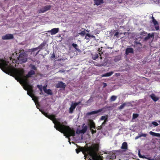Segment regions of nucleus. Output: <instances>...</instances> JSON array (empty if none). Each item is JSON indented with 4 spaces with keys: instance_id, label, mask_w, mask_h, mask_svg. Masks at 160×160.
Segmentation results:
<instances>
[{
    "instance_id": "1",
    "label": "nucleus",
    "mask_w": 160,
    "mask_h": 160,
    "mask_svg": "<svg viewBox=\"0 0 160 160\" xmlns=\"http://www.w3.org/2000/svg\"><path fill=\"white\" fill-rule=\"evenodd\" d=\"M0 68L6 73L15 77L18 81H20L24 86L29 84L28 78L24 75L25 71L23 69H16L12 67L9 62L6 61Z\"/></svg>"
},
{
    "instance_id": "2",
    "label": "nucleus",
    "mask_w": 160,
    "mask_h": 160,
    "mask_svg": "<svg viewBox=\"0 0 160 160\" xmlns=\"http://www.w3.org/2000/svg\"><path fill=\"white\" fill-rule=\"evenodd\" d=\"M48 118L52 121L55 124L54 127L57 130L62 133H63L67 138H69L71 136H75V131L73 128H70L69 126L63 125L58 121L55 118V115H50L48 116Z\"/></svg>"
},
{
    "instance_id": "3",
    "label": "nucleus",
    "mask_w": 160,
    "mask_h": 160,
    "mask_svg": "<svg viewBox=\"0 0 160 160\" xmlns=\"http://www.w3.org/2000/svg\"><path fill=\"white\" fill-rule=\"evenodd\" d=\"M96 145L97 144H94L89 147H80L78 149H76V151L78 154L80 151H81L82 152L83 154L84 155V156L88 154L90 156Z\"/></svg>"
},
{
    "instance_id": "4",
    "label": "nucleus",
    "mask_w": 160,
    "mask_h": 160,
    "mask_svg": "<svg viewBox=\"0 0 160 160\" xmlns=\"http://www.w3.org/2000/svg\"><path fill=\"white\" fill-rule=\"evenodd\" d=\"M99 150L98 146L97 144L95 147L92 153H91V157L93 160H103L102 156L98 155V152Z\"/></svg>"
},
{
    "instance_id": "5",
    "label": "nucleus",
    "mask_w": 160,
    "mask_h": 160,
    "mask_svg": "<svg viewBox=\"0 0 160 160\" xmlns=\"http://www.w3.org/2000/svg\"><path fill=\"white\" fill-rule=\"evenodd\" d=\"M28 55L25 52L21 53L18 58V63H22L27 61Z\"/></svg>"
},
{
    "instance_id": "6",
    "label": "nucleus",
    "mask_w": 160,
    "mask_h": 160,
    "mask_svg": "<svg viewBox=\"0 0 160 160\" xmlns=\"http://www.w3.org/2000/svg\"><path fill=\"white\" fill-rule=\"evenodd\" d=\"M24 89L27 91V94L29 96H30L31 94H33V87L32 85L28 84L25 86L23 87Z\"/></svg>"
},
{
    "instance_id": "7",
    "label": "nucleus",
    "mask_w": 160,
    "mask_h": 160,
    "mask_svg": "<svg viewBox=\"0 0 160 160\" xmlns=\"http://www.w3.org/2000/svg\"><path fill=\"white\" fill-rule=\"evenodd\" d=\"M110 108V107L105 106L104 108L99 109L97 110L92 111L90 112H88V113L87 114L88 115H91L95 114H97L101 112H102V113H104L106 112V110H104L105 109H108Z\"/></svg>"
},
{
    "instance_id": "8",
    "label": "nucleus",
    "mask_w": 160,
    "mask_h": 160,
    "mask_svg": "<svg viewBox=\"0 0 160 160\" xmlns=\"http://www.w3.org/2000/svg\"><path fill=\"white\" fill-rule=\"evenodd\" d=\"M51 6L50 5H47L44 6L43 8L38 10L39 13H43L45 12L50 10Z\"/></svg>"
},
{
    "instance_id": "9",
    "label": "nucleus",
    "mask_w": 160,
    "mask_h": 160,
    "mask_svg": "<svg viewBox=\"0 0 160 160\" xmlns=\"http://www.w3.org/2000/svg\"><path fill=\"white\" fill-rule=\"evenodd\" d=\"M152 19V22L153 23L154 26L156 30H158L159 29V26L158 21L155 19L154 17L152 16L151 18Z\"/></svg>"
},
{
    "instance_id": "10",
    "label": "nucleus",
    "mask_w": 160,
    "mask_h": 160,
    "mask_svg": "<svg viewBox=\"0 0 160 160\" xmlns=\"http://www.w3.org/2000/svg\"><path fill=\"white\" fill-rule=\"evenodd\" d=\"M66 86V85L65 83L62 81L59 82L56 85V87L57 88H60L63 89H64Z\"/></svg>"
},
{
    "instance_id": "11",
    "label": "nucleus",
    "mask_w": 160,
    "mask_h": 160,
    "mask_svg": "<svg viewBox=\"0 0 160 160\" xmlns=\"http://www.w3.org/2000/svg\"><path fill=\"white\" fill-rule=\"evenodd\" d=\"M13 38L14 37L12 34H8L2 36V39L3 40H8L13 39Z\"/></svg>"
},
{
    "instance_id": "12",
    "label": "nucleus",
    "mask_w": 160,
    "mask_h": 160,
    "mask_svg": "<svg viewBox=\"0 0 160 160\" xmlns=\"http://www.w3.org/2000/svg\"><path fill=\"white\" fill-rule=\"evenodd\" d=\"M59 31V28H54L52 29L51 30L48 31V32H50L51 35H54L57 33Z\"/></svg>"
},
{
    "instance_id": "13",
    "label": "nucleus",
    "mask_w": 160,
    "mask_h": 160,
    "mask_svg": "<svg viewBox=\"0 0 160 160\" xmlns=\"http://www.w3.org/2000/svg\"><path fill=\"white\" fill-rule=\"evenodd\" d=\"M30 96L32 98V99L35 102L36 104L37 103H38V97H37L36 96H35L33 93L32 94H31L30 96Z\"/></svg>"
},
{
    "instance_id": "14",
    "label": "nucleus",
    "mask_w": 160,
    "mask_h": 160,
    "mask_svg": "<svg viewBox=\"0 0 160 160\" xmlns=\"http://www.w3.org/2000/svg\"><path fill=\"white\" fill-rule=\"evenodd\" d=\"M35 74V72L34 71L31 70L30 71L28 72V73L26 75V77L27 78H31L32 77V76L34 75Z\"/></svg>"
},
{
    "instance_id": "15",
    "label": "nucleus",
    "mask_w": 160,
    "mask_h": 160,
    "mask_svg": "<svg viewBox=\"0 0 160 160\" xmlns=\"http://www.w3.org/2000/svg\"><path fill=\"white\" fill-rule=\"evenodd\" d=\"M94 4L97 6H98L104 3L103 0H93Z\"/></svg>"
},
{
    "instance_id": "16",
    "label": "nucleus",
    "mask_w": 160,
    "mask_h": 160,
    "mask_svg": "<svg viewBox=\"0 0 160 160\" xmlns=\"http://www.w3.org/2000/svg\"><path fill=\"white\" fill-rule=\"evenodd\" d=\"M76 107V106L74 103L72 104L69 108V112L70 113H72L73 112V110Z\"/></svg>"
},
{
    "instance_id": "17",
    "label": "nucleus",
    "mask_w": 160,
    "mask_h": 160,
    "mask_svg": "<svg viewBox=\"0 0 160 160\" xmlns=\"http://www.w3.org/2000/svg\"><path fill=\"white\" fill-rule=\"evenodd\" d=\"M133 50L132 48H128L126 49L125 51V54L128 55L129 53H133Z\"/></svg>"
},
{
    "instance_id": "18",
    "label": "nucleus",
    "mask_w": 160,
    "mask_h": 160,
    "mask_svg": "<svg viewBox=\"0 0 160 160\" xmlns=\"http://www.w3.org/2000/svg\"><path fill=\"white\" fill-rule=\"evenodd\" d=\"M121 148L122 149H125V150H127L128 148L127 143L126 142H123Z\"/></svg>"
},
{
    "instance_id": "19",
    "label": "nucleus",
    "mask_w": 160,
    "mask_h": 160,
    "mask_svg": "<svg viewBox=\"0 0 160 160\" xmlns=\"http://www.w3.org/2000/svg\"><path fill=\"white\" fill-rule=\"evenodd\" d=\"M113 73V72L112 71L110 72H108L106 73L105 74L101 75V77H108L111 76Z\"/></svg>"
},
{
    "instance_id": "20",
    "label": "nucleus",
    "mask_w": 160,
    "mask_h": 160,
    "mask_svg": "<svg viewBox=\"0 0 160 160\" xmlns=\"http://www.w3.org/2000/svg\"><path fill=\"white\" fill-rule=\"evenodd\" d=\"M154 35L153 33H152V34L149 33L148 34V35L147 36L145 37L144 39L145 41H147L149 40L151 38H153L154 37Z\"/></svg>"
},
{
    "instance_id": "21",
    "label": "nucleus",
    "mask_w": 160,
    "mask_h": 160,
    "mask_svg": "<svg viewBox=\"0 0 160 160\" xmlns=\"http://www.w3.org/2000/svg\"><path fill=\"white\" fill-rule=\"evenodd\" d=\"M88 129V126L86 125L83 126L82 129L80 131V132L81 133H84L87 131Z\"/></svg>"
},
{
    "instance_id": "22",
    "label": "nucleus",
    "mask_w": 160,
    "mask_h": 160,
    "mask_svg": "<svg viewBox=\"0 0 160 160\" xmlns=\"http://www.w3.org/2000/svg\"><path fill=\"white\" fill-rule=\"evenodd\" d=\"M150 97L153 100L154 102H156L158 101V97H156L155 95L153 94H152L150 96Z\"/></svg>"
},
{
    "instance_id": "23",
    "label": "nucleus",
    "mask_w": 160,
    "mask_h": 160,
    "mask_svg": "<svg viewBox=\"0 0 160 160\" xmlns=\"http://www.w3.org/2000/svg\"><path fill=\"white\" fill-rule=\"evenodd\" d=\"M46 42L45 41H44L40 45L38 46V49H42L46 45Z\"/></svg>"
},
{
    "instance_id": "24",
    "label": "nucleus",
    "mask_w": 160,
    "mask_h": 160,
    "mask_svg": "<svg viewBox=\"0 0 160 160\" xmlns=\"http://www.w3.org/2000/svg\"><path fill=\"white\" fill-rule=\"evenodd\" d=\"M72 46L75 48L76 51H77L78 52H80L81 51L80 50L78 46V45L75 43H72Z\"/></svg>"
},
{
    "instance_id": "25",
    "label": "nucleus",
    "mask_w": 160,
    "mask_h": 160,
    "mask_svg": "<svg viewBox=\"0 0 160 160\" xmlns=\"http://www.w3.org/2000/svg\"><path fill=\"white\" fill-rule=\"evenodd\" d=\"M149 133L150 135L153 136H155L158 137H160V134L159 133H156L153 132L152 131H150L149 132Z\"/></svg>"
},
{
    "instance_id": "26",
    "label": "nucleus",
    "mask_w": 160,
    "mask_h": 160,
    "mask_svg": "<svg viewBox=\"0 0 160 160\" xmlns=\"http://www.w3.org/2000/svg\"><path fill=\"white\" fill-rule=\"evenodd\" d=\"M90 128L91 129H91L92 128H93L94 129L95 128L96 126H95V124L93 121H92V122L90 124Z\"/></svg>"
},
{
    "instance_id": "27",
    "label": "nucleus",
    "mask_w": 160,
    "mask_h": 160,
    "mask_svg": "<svg viewBox=\"0 0 160 160\" xmlns=\"http://www.w3.org/2000/svg\"><path fill=\"white\" fill-rule=\"evenodd\" d=\"M117 97L115 96H112L111 97L110 101L111 102L115 101L117 99Z\"/></svg>"
},
{
    "instance_id": "28",
    "label": "nucleus",
    "mask_w": 160,
    "mask_h": 160,
    "mask_svg": "<svg viewBox=\"0 0 160 160\" xmlns=\"http://www.w3.org/2000/svg\"><path fill=\"white\" fill-rule=\"evenodd\" d=\"M45 92L48 95H52V90L50 89L47 90L46 92Z\"/></svg>"
},
{
    "instance_id": "29",
    "label": "nucleus",
    "mask_w": 160,
    "mask_h": 160,
    "mask_svg": "<svg viewBox=\"0 0 160 160\" xmlns=\"http://www.w3.org/2000/svg\"><path fill=\"white\" fill-rule=\"evenodd\" d=\"M99 56L98 54L97 53H96L94 55H93L92 56V58L93 60H95Z\"/></svg>"
},
{
    "instance_id": "30",
    "label": "nucleus",
    "mask_w": 160,
    "mask_h": 160,
    "mask_svg": "<svg viewBox=\"0 0 160 160\" xmlns=\"http://www.w3.org/2000/svg\"><path fill=\"white\" fill-rule=\"evenodd\" d=\"M5 61H6L3 59H0V68Z\"/></svg>"
},
{
    "instance_id": "31",
    "label": "nucleus",
    "mask_w": 160,
    "mask_h": 160,
    "mask_svg": "<svg viewBox=\"0 0 160 160\" xmlns=\"http://www.w3.org/2000/svg\"><path fill=\"white\" fill-rule=\"evenodd\" d=\"M100 120H108V116H102L101 117Z\"/></svg>"
},
{
    "instance_id": "32",
    "label": "nucleus",
    "mask_w": 160,
    "mask_h": 160,
    "mask_svg": "<svg viewBox=\"0 0 160 160\" xmlns=\"http://www.w3.org/2000/svg\"><path fill=\"white\" fill-rule=\"evenodd\" d=\"M37 87L38 88L40 91L41 92H42V85H37Z\"/></svg>"
},
{
    "instance_id": "33",
    "label": "nucleus",
    "mask_w": 160,
    "mask_h": 160,
    "mask_svg": "<svg viewBox=\"0 0 160 160\" xmlns=\"http://www.w3.org/2000/svg\"><path fill=\"white\" fill-rule=\"evenodd\" d=\"M108 121V120H104V121L102 123V125L100 126V128H102V126L105 125Z\"/></svg>"
},
{
    "instance_id": "34",
    "label": "nucleus",
    "mask_w": 160,
    "mask_h": 160,
    "mask_svg": "<svg viewBox=\"0 0 160 160\" xmlns=\"http://www.w3.org/2000/svg\"><path fill=\"white\" fill-rule=\"evenodd\" d=\"M78 34L82 36H83L86 34V32L84 30L83 31H81Z\"/></svg>"
},
{
    "instance_id": "35",
    "label": "nucleus",
    "mask_w": 160,
    "mask_h": 160,
    "mask_svg": "<svg viewBox=\"0 0 160 160\" xmlns=\"http://www.w3.org/2000/svg\"><path fill=\"white\" fill-rule=\"evenodd\" d=\"M138 116V114L133 113L132 115V118L133 119H135L137 118Z\"/></svg>"
},
{
    "instance_id": "36",
    "label": "nucleus",
    "mask_w": 160,
    "mask_h": 160,
    "mask_svg": "<svg viewBox=\"0 0 160 160\" xmlns=\"http://www.w3.org/2000/svg\"><path fill=\"white\" fill-rule=\"evenodd\" d=\"M126 104L125 103H123L121 105L119 108V109H121L124 108Z\"/></svg>"
},
{
    "instance_id": "37",
    "label": "nucleus",
    "mask_w": 160,
    "mask_h": 160,
    "mask_svg": "<svg viewBox=\"0 0 160 160\" xmlns=\"http://www.w3.org/2000/svg\"><path fill=\"white\" fill-rule=\"evenodd\" d=\"M152 124L153 125L154 127L157 126L158 125V123L155 121L152 122Z\"/></svg>"
},
{
    "instance_id": "38",
    "label": "nucleus",
    "mask_w": 160,
    "mask_h": 160,
    "mask_svg": "<svg viewBox=\"0 0 160 160\" xmlns=\"http://www.w3.org/2000/svg\"><path fill=\"white\" fill-rule=\"evenodd\" d=\"M31 67L32 69L36 70L37 69L36 67L34 65H31Z\"/></svg>"
},
{
    "instance_id": "39",
    "label": "nucleus",
    "mask_w": 160,
    "mask_h": 160,
    "mask_svg": "<svg viewBox=\"0 0 160 160\" xmlns=\"http://www.w3.org/2000/svg\"><path fill=\"white\" fill-rule=\"evenodd\" d=\"M114 156L112 155H108L107 156V158L109 159H113Z\"/></svg>"
},
{
    "instance_id": "40",
    "label": "nucleus",
    "mask_w": 160,
    "mask_h": 160,
    "mask_svg": "<svg viewBox=\"0 0 160 160\" xmlns=\"http://www.w3.org/2000/svg\"><path fill=\"white\" fill-rule=\"evenodd\" d=\"M156 4H158L160 3V0H152Z\"/></svg>"
},
{
    "instance_id": "41",
    "label": "nucleus",
    "mask_w": 160,
    "mask_h": 160,
    "mask_svg": "<svg viewBox=\"0 0 160 160\" xmlns=\"http://www.w3.org/2000/svg\"><path fill=\"white\" fill-rule=\"evenodd\" d=\"M147 135V134L142 133L141 134H139V137H146Z\"/></svg>"
},
{
    "instance_id": "42",
    "label": "nucleus",
    "mask_w": 160,
    "mask_h": 160,
    "mask_svg": "<svg viewBox=\"0 0 160 160\" xmlns=\"http://www.w3.org/2000/svg\"><path fill=\"white\" fill-rule=\"evenodd\" d=\"M81 103V101H79L77 102H75L74 103V104H75V105L77 106V105H79Z\"/></svg>"
},
{
    "instance_id": "43",
    "label": "nucleus",
    "mask_w": 160,
    "mask_h": 160,
    "mask_svg": "<svg viewBox=\"0 0 160 160\" xmlns=\"http://www.w3.org/2000/svg\"><path fill=\"white\" fill-rule=\"evenodd\" d=\"M38 49V47H37V48H33L32 49H31V51L32 52H34V51H35L37 50Z\"/></svg>"
},
{
    "instance_id": "44",
    "label": "nucleus",
    "mask_w": 160,
    "mask_h": 160,
    "mask_svg": "<svg viewBox=\"0 0 160 160\" xmlns=\"http://www.w3.org/2000/svg\"><path fill=\"white\" fill-rule=\"evenodd\" d=\"M42 113H43V114H44L46 117L48 118V116H49L50 115H48V113L44 112V113H43V112H42Z\"/></svg>"
},
{
    "instance_id": "45",
    "label": "nucleus",
    "mask_w": 160,
    "mask_h": 160,
    "mask_svg": "<svg viewBox=\"0 0 160 160\" xmlns=\"http://www.w3.org/2000/svg\"><path fill=\"white\" fill-rule=\"evenodd\" d=\"M118 34H119V32H116L114 35V36H116V37L117 38H118Z\"/></svg>"
},
{
    "instance_id": "46",
    "label": "nucleus",
    "mask_w": 160,
    "mask_h": 160,
    "mask_svg": "<svg viewBox=\"0 0 160 160\" xmlns=\"http://www.w3.org/2000/svg\"><path fill=\"white\" fill-rule=\"evenodd\" d=\"M92 133V134L95 133L96 132V130H94L93 129H91Z\"/></svg>"
},
{
    "instance_id": "47",
    "label": "nucleus",
    "mask_w": 160,
    "mask_h": 160,
    "mask_svg": "<svg viewBox=\"0 0 160 160\" xmlns=\"http://www.w3.org/2000/svg\"><path fill=\"white\" fill-rule=\"evenodd\" d=\"M103 88H105L107 86V84L106 83L103 82Z\"/></svg>"
},
{
    "instance_id": "48",
    "label": "nucleus",
    "mask_w": 160,
    "mask_h": 160,
    "mask_svg": "<svg viewBox=\"0 0 160 160\" xmlns=\"http://www.w3.org/2000/svg\"><path fill=\"white\" fill-rule=\"evenodd\" d=\"M46 86H44L43 88V90H44V91L45 92H46V91L48 89H46Z\"/></svg>"
},
{
    "instance_id": "49",
    "label": "nucleus",
    "mask_w": 160,
    "mask_h": 160,
    "mask_svg": "<svg viewBox=\"0 0 160 160\" xmlns=\"http://www.w3.org/2000/svg\"><path fill=\"white\" fill-rule=\"evenodd\" d=\"M87 36H88V37H90L91 36H90V35L89 33H87L86 34V37H85L86 38V37Z\"/></svg>"
},
{
    "instance_id": "50",
    "label": "nucleus",
    "mask_w": 160,
    "mask_h": 160,
    "mask_svg": "<svg viewBox=\"0 0 160 160\" xmlns=\"http://www.w3.org/2000/svg\"><path fill=\"white\" fill-rule=\"evenodd\" d=\"M140 138V137H139V134H138V136H136L135 137V138L136 139H137L138 138Z\"/></svg>"
},
{
    "instance_id": "51",
    "label": "nucleus",
    "mask_w": 160,
    "mask_h": 160,
    "mask_svg": "<svg viewBox=\"0 0 160 160\" xmlns=\"http://www.w3.org/2000/svg\"><path fill=\"white\" fill-rule=\"evenodd\" d=\"M55 57V54H54V53H53V54H52V58H54Z\"/></svg>"
},
{
    "instance_id": "52",
    "label": "nucleus",
    "mask_w": 160,
    "mask_h": 160,
    "mask_svg": "<svg viewBox=\"0 0 160 160\" xmlns=\"http://www.w3.org/2000/svg\"><path fill=\"white\" fill-rule=\"evenodd\" d=\"M39 51H40V50L38 51V52H37V53H36V55H37V54L38 53H39Z\"/></svg>"
},
{
    "instance_id": "53",
    "label": "nucleus",
    "mask_w": 160,
    "mask_h": 160,
    "mask_svg": "<svg viewBox=\"0 0 160 160\" xmlns=\"http://www.w3.org/2000/svg\"><path fill=\"white\" fill-rule=\"evenodd\" d=\"M158 122L159 123H160V120H158Z\"/></svg>"
},
{
    "instance_id": "54",
    "label": "nucleus",
    "mask_w": 160,
    "mask_h": 160,
    "mask_svg": "<svg viewBox=\"0 0 160 160\" xmlns=\"http://www.w3.org/2000/svg\"><path fill=\"white\" fill-rule=\"evenodd\" d=\"M88 160H92V159H91V158H89V159H88Z\"/></svg>"
},
{
    "instance_id": "55",
    "label": "nucleus",
    "mask_w": 160,
    "mask_h": 160,
    "mask_svg": "<svg viewBox=\"0 0 160 160\" xmlns=\"http://www.w3.org/2000/svg\"><path fill=\"white\" fill-rule=\"evenodd\" d=\"M98 54H99V55L101 56V53H99Z\"/></svg>"
},
{
    "instance_id": "56",
    "label": "nucleus",
    "mask_w": 160,
    "mask_h": 160,
    "mask_svg": "<svg viewBox=\"0 0 160 160\" xmlns=\"http://www.w3.org/2000/svg\"><path fill=\"white\" fill-rule=\"evenodd\" d=\"M92 37H94V36H93V35H92V36H91Z\"/></svg>"
},
{
    "instance_id": "57",
    "label": "nucleus",
    "mask_w": 160,
    "mask_h": 160,
    "mask_svg": "<svg viewBox=\"0 0 160 160\" xmlns=\"http://www.w3.org/2000/svg\"><path fill=\"white\" fill-rule=\"evenodd\" d=\"M42 92H41L40 94H42Z\"/></svg>"
},
{
    "instance_id": "58",
    "label": "nucleus",
    "mask_w": 160,
    "mask_h": 160,
    "mask_svg": "<svg viewBox=\"0 0 160 160\" xmlns=\"http://www.w3.org/2000/svg\"><path fill=\"white\" fill-rule=\"evenodd\" d=\"M41 112H42V111H41ZM43 112V113H44V112Z\"/></svg>"
},
{
    "instance_id": "59",
    "label": "nucleus",
    "mask_w": 160,
    "mask_h": 160,
    "mask_svg": "<svg viewBox=\"0 0 160 160\" xmlns=\"http://www.w3.org/2000/svg\"><path fill=\"white\" fill-rule=\"evenodd\" d=\"M100 58H101V59L102 58L101 57H100Z\"/></svg>"
}]
</instances>
